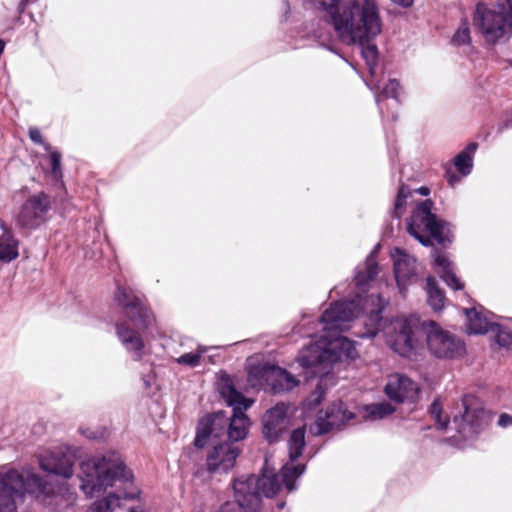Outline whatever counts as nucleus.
I'll list each match as a JSON object with an SVG mask.
<instances>
[{
  "label": "nucleus",
  "instance_id": "f257e3e1",
  "mask_svg": "<svg viewBox=\"0 0 512 512\" xmlns=\"http://www.w3.org/2000/svg\"><path fill=\"white\" fill-rule=\"evenodd\" d=\"M327 16L339 41L360 45L362 56L373 74L378 50L370 44L382 32V19L376 0H316Z\"/></svg>",
  "mask_w": 512,
  "mask_h": 512
},
{
  "label": "nucleus",
  "instance_id": "f03ea898",
  "mask_svg": "<svg viewBox=\"0 0 512 512\" xmlns=\"http://www.w3.org/2000/svg\"><path fill=\"white\" fill-rule=\"evenodd\" d=\"M220 394L226 404L233 408L231 417H226L224 412L203 417L197 426L194 445L203 448L211 438L219 439L226 435L231 442L243 440L250 425L245 411L253 404V400L242 395L230 383L221 385Z\"/></svg>",
  "mask_w": 512,
  "mask_h": 512
},
{
  "label": "nucleus",
  "instance_id": "7ed1b4c3",
  "mask_svg": "<svg viewBox=\"0 0 512 512\" xmlns=\"http://www.w3.org/2000/svg\"><path fill=\"white\" fill-rule=\"evenodd\" d=\"M114 301L124 313V318L116 323L117 336L126 350L133 352L134 359L139 361L144 350L141 332L152 325L154 317L144 297L127 285L117 283Z\"/></svg>",
  "mask_w": 512,
  "mask_h": 512
},
{
  "label": "nucleus",
  "instance_id": "20e7f679",
  "mask_svg": "<svg viewBox=\"0 0 512 512\" xmlns=\"http://www.w3.org/2000/svg\"><path fill=\"white\" fill-rule=\"evenodd\" d=\"M360 312L359 304L356 301L335 302L326 309L321 316L324 334L328 350L335 356V362L342 357L354 359L357 350L353 341L340 333L350 328V322Z\"/></svg>",
  "mask_w": 512,
  "mask_h": 512
},
{
  "label": "nucleus",
  "instance_id": "39448f33",
  "mask_svg": "<svg viewBox=\"0 0 512 512\" xmlns=\"http://www.w3.org/2000/svg\"><path fill=\"white\" fill-rule=\"evenodd\" d=\"M80 470V488L90 498L98 496L117 481L126 483L133 477L117 453L83 461Z\"/></svg>",
  "mask_w": 512,
  "mask_h": 512
},
{
  "label": "nucleus",
  "instance_id": "423d86ee",
  "mask_svg": "<svg viewBox=\"0 0 512 512\" xmlns=\"http://www.w3.org/2000/svg\"><path fill=\"white\" fill-rule=\"evenodd\" d=\"M24 493L44 501L54 494V487L35 473L25 476L16 470L0 473V512H16V501Z\"/></svg>",
  "mask_w": 512,
  "mask_h": 512
},
{
  "label": "nucleus",
  "instance_id": "0eeeda50",
  "mask_svg": "<svg viewBox=\"0 0 512 512\" xmlns=\"http://www.w3.org/2000/svg\"><path fill=\"white\" fill-rule=\"evenodd\" d=\"M280 487V478L276 474L241 476L233 483L235 497L249 512H261V496L273 497Z\"/></svg>",
  "mask_w": 512,
  "mask_h": 512
},
{
  "label": "nucleus",
  "instance_id": "6e6552de",
  "mask_svg": "<svg viewBox=\"0 0 512 512\" xmlns=\"http://www.w3.org/2000/svg\"><path fill=\"white\" fill-rule=\"evenodd\" d=\"M383 330L387 344L399 355L409 357L417 349L424 327L416 317H398Z\"/></svg>",
  "mask_w": 512,
  "mask_h": 512
},
{
  "label": "nucleus",
  "instance_id": "1a4fd4ad",
  "mask_svg": "<svg viewBox=\"0 0 512 512\" xmlns=\"http://www.w3.org/2000/svg\"><path fill=\"white\" fill-rule=\"evenodd\" d=\"M473 21L488 42L495 43L512 34V10L507 2L491 9L478 4Z\"/></svg>",
  "mask_w": 512,
  "mask_h": 512
},
{
  "label": "nucleus",
  "instance_id": "9d476101",
  "mask_svg": "<svg viewBox=\"0 0 512 512\" xmlns=\"http://www.w3.org/2000/svg\"><path fill=\"white\" fill-rule=\"evenodd\" d=\"M432 208L431 200L420 202L408 222V232L424 246L431 244L429 236L439 244H444L447 240L444 235L445 224L432 213Z\"/></svg>",
  "mask_w": 512,
  "mask_h": 512
},
{
  "label": "nucleus",
  "instance_id": "9b49d317",
  "mask_svg": "<svg viewBox=\"0 0 512 512\" xmlns=\"http://www.w3.org/2000/svg\"><path fill=\"white\" fill-rule=\"evenodd\" d=\"M51 209L50 197L39 192L30 196L14 215V222L20 230H35L47 220V214Z\"/></svg>",
  "mask_w": 512,
  "mask_h": 512
},
{
  "label": "nucleus",
  "instance_id": "f8f14e48",
  "mask_svg": "<svg viewBox=\"0 0 512 512\" xmlns=\"http://www.w3.org/2000/svg\"><path fill=\"white\" fill-rule=\"evenodd\" d=\"M463 414L455 416L453 423L458 433L465 439L472 438L487 425V415L479 400L473 395L462 398Z\"/></svg>",
  "mask_w": 512,
  "mask_h": 512
},
{
  "label": "nucleus",
  "instance_id": "ddd939ff",
  "mask_svg": "<svg viewBox=\"0 0 512 512\" xmlns=\"http://www.w3.org/2000/svg\"><path fill=\"white\" fill-rule=\"evenodd\" d=\"M426 332L427 346L438 358H456L463 354L464 344L453 334L442 330L435 322H429Z\"/></svg>",
  "mask_w": 512,
  "mask_h": 512
},
{
  "label": "nucleus",
  "instance_id": "4468645a",
  "mask_svg": "<svg viewBox=\"0 0 512 512\" xmlns=\"http://www.w3.org/2000/svg\"><path fill=\"white\" fill-rule=\"evenodd\" d=\"M240 450L232 443H219L206 454L205 470L209 474H226L235 465Z\"/></svg>",
  "mask_w": 512,
  "mask_h": 512
},
{
  "label": "nucleus",
  "instance_id": "2eb2a0df",
  "mask_svg": "<svg viewBox=\"0 0 512 512\" xmlns=\"http://www.w3.org/2000/svg\"><path fill=\"white\" fill-rule=\"evenodd\" d=\"M39 464L43 471L69 479L74 473L75 453L70 448L49 451L39 456Z\"/></svg>",
  "mask_w": 512,
  "mask_h": 512
},
{
  "label": "nucleus",
  "instance_id": "dca6fc26",
  "mask_svg": "<svg viewBox=\"0 0 512 512\" xmlns=\"http://www.w3.org/2000/svg\"><path fill=\"white\" fill-rule=\"evenodd\" d=\"M353 418L343 402H335L329 405L325 411L318 413L315 423L311 426V432L315 435H321L334 428H339Z\"/></svg>",
  "mask_w": 512,
  "mask_h": 512
},
{
  "label": "nucleus",
  "instance_id": "f3484780",
  "mask_svg": "<svg viewBox=\"0 0 512 512\" xmlns=\"http://www.w3.org/2000/svg\"><path fill=\"white\" fill-rule=\"evenodd\" d=\"M418 392V385L402 374L391 375L385 386V393L388 398L398 403L405 400H414Z\"/></svg>",
  "mask_w": 512,
  "mask_h": 512
},
{
  "label": "nucleus",
  "instance_id": "a211bd4d",
  "mask_svg": "<svg viewBox=\"0 0 512 512\" xmlns=\"http://www.w3.org/2000/svg\"><path fill=\"white\" fill-rule=\"evenodd\" d=\"M297 360L303 367H314L335 363V356L328 350L326 340L321 336L318 342L301 350Z\"/></svg>",
  "mask_w": 512,
  "mask_h": 512
},
{
  "label": "nucleus",
  "instance_id": "6ab92c4d",
  "mask_svg": "<svg viewBox=\"0 0 512 512\" xmlns=\"http://www.w3.org/2000/svg\"><path fill=\"white\" fill-rule=\"evenodd\" d=\"M287 406L277 404L263 416V435L270 442H274L287 427Z\"/></svg>",
  "mask_w": 512,
  "mask_h": 512
},
{
  "label": "nucleus",
  "instance_id": "aec40b11",
  "mask_svg": "<svg viewBox=\"0 0 512 512\" xmlns=\"http://www.w3.org/2000/svg\"><path fill=\"white\" fill-rule=\"evenodd\" d=\"M392 258L398 288L404 293L407 284L415 277L416 260L399 248L394 249Z\"/></svg>",
  "mask_w": 512,
  "mask_h": 512
},
{
  "label": "nucleus",
  "instance_id": "412c9836",
  "mask_svg": "<svg viewBox=\"0 0 512 512\" xmlns=\"http://www.w3.org/2000/svg\"><path fill=\"white\" fill-rule=\"evenodd\" d=\"M139 491L132 492H110L102 500L95 501L86 512H119L124 509V501L135 499Z\"/></svg>",
  "mask_w": 512,
  "mask_h": 512
},
{
  "label": "nucleus",
  "instance_id": "4be33fe9",
  "mask_svg": "<svg viewBox=\"0 0 512 512\" xmlns=\"http://www.w3.org/2000/svg\"><path fill=\"white\" fill-rule=\"evenodd\" d=\"M267 383H269L273 393H281L295 388L299 384V380L286 370L273 366L268 375Z\"/></svg>",
  "mask_w": 512,
  "mask_h": 512
},
{
  "label": "nucleus",
  "instance_id": "5701e85b",
  "mask_svg": "<svg viewBox=\"0 0 512 512\" xmlns=\"http://www.w3.org/2000/svg\"><path fill=\"white\" fill-rule=\"evenodd\" d=\"M374 300H377L378 303L374 309H372L367 316V321L365 322L366 331L362 334H358L361 337H374L381 330L383 325V319L381 317L382 310L385 306V301L379 295H370L369 301L374 303ZM368 302V300L366 301Z\"/></svg>",
  "mask_w": 512,
  "mask_h": 512
},
{
  "label": "nucleus",
  "instance_id": "b1692460",
  "mask_svg": "<svg viewBox=\"0 0 512 512\" xmlns=\"http://www.w3.org/2000/svg\"><path fill=\"white\" fill-rule=\"evenodd\" d=\"M18 244L12 231L5 230V233L0 235V261L8 263L16 259L19 255Z\"/></svg>",
  "mask_w": 512,
  "mask_h": 512
},
{
  "label": "nucleus",
  "instance_id": "393cba45",
  "mask_svg": "<svg viewBox=\"0 0 512 512\" xmlns=\"http://www.w3.org/2000/svg\"><path fill=\"white\" fill-rule=\"evenodd\" d=\"M464 312L468 319V333L485 334L492 330L493 324L489 322L486 317L482 316L475 308L464 309Z\"/></svg>",
  "mask_w": 512,
  "mask_h": 512
},
{
  "label": "nucleus",
  "instance_id": "a878e982",
  "mask_svg": "<svg viewBox=\"0 0 512 512\" xmlns=\"http://www.w3.org/2000/svg\"><path fill=\"white\" fill-rule=\"evenodd\" d=\"M426 290L429 305L435 311L441 310L444 307L445 295L443 291L438 287L434 277H427Z\"/></svg>",
  "mask_w": 512,
  "mask_h": 512
},
{
  "label": "nucleus",
  "instance_id": "bb28decb",
  "mask_svg": "<svg viewBox=\"0 0 512 512\" xmlns=\"http://www.w3.org/2000/svg\"><path fill=\"white\" fill-rule=\"evenodd\" d=\"M305 447V428H297L292 431L288 442L289 458L291 462L297 460Z\"/></svg>",
  "mask_w": 512,
  "mask_h": 512
},
{
  "label": "nucleus",
  "instance_id": "cd10ccee",
  "mask_svg": "<svg viewBox=\"0 0 512 512\" xmlns=\"http://www.w3.org/2000/svg\"><path fill=\"white\" fill-rule=\"evenodd\" d=\"M477 143H470L463 151H461L454 159L457 170L462 175H468L472 168V156L476 152Z\"/></svg>",
  "mask_w": 512,
  "mask_h": 512
},
{
  "label": "nucleus",
  "instance_id": "c85d7f7f",
  "mask_svg": "<svg viewBox=\"0 0 512 512\" xmlns=\"http://www.w3.org/2000/svg\"><path fill=\"white\" fill-rule=\"evenodd\" d=\"M305 471L304 465L289 466L284 465L281 470V479L288 491H293L295 487V479L301 476Z\"/></svg>",
  "mask_w": 512,
  "mask_h": 512
},
{
  "label": "nucleus",
  "instance_id": "c756f323",
  "mask_svg": "<svg viewBox=\"0 0 512 512\" xmlns=\"http://www.w3.org/2000/svg\"><path fill=\"white\" fill-rule=\"evenodd\" d=\"M273 366H254L249 369L248 382L251 386H261L263 382H268V375Z\"/></svg>",
  "mask_w": 512,
  "mask_h": 512
},
{
  "label": "nucleus",
  "instance_id": "7c9ffc66",
  "mask_svg": "<svg viewBox=\"0 0 512 512\" xmlns=\"http://www.w3.org/2000/svg\"><path fill=\"white\" fill-rule=\"evenodd\" d=\"M378 274V267L375 260L371 257L367 258L365 271H359L355 280L358 287L363 286L368 281L373 280Z\"/></svg>",
  "mask_w": 512,
  "mask_h": 512
},
{
  "label": "nucleus",
  "instance_id": "2f4dec72",
  "mask_svg": "<svg viewBox=\"0 0 512 512\" xmlns=\"http://www.w3.org/2000/svg\"><path fill=\"white\" fill-rule=\"evenodd\" d=\"M366 411L370 419L377 420L392 414L395 408L387 402H381L367 406Z\"/></svg>",
  "mask_w": 512,
  "mask_h": 512
},
{
  "label": "nucleus",
  "instance_id": "473e14b6",
  "mask_svg": "<svg viewBox=\"0 0 512 512\" xmlns=\"http://www.w3.org/2000/svg\"><path fill=\"white\" fill-rule=\"evenodd\" d=\"M325 390L323 388V380H321L316 386L315 390L305 399L304 408L306 410H312L316 408L324 399Z\"/></svg>",
  "mask_w": 512,
  "mask_h": 512
},
{
  "label": "nucleus",
  "instance_id": "72a5a7b5",
  "mask_svg": "<svg viewBox=\"0 0 512 512\" xmlns=\"http://www.w3.org/2000/svg\"><path fill=\"white\" fill-rule=\"evenodd\" d=\"M430 414L440 430H445L447 428L449 420L447 416L442 415V406L438 400L433 401L431 404Z\"/></svg>",
  "mask_w": 512,
  "mask_h": 512
},
{
  "label": "nucleus",
  "instance_id": "f704fd0d",
  "mask_svg": "<svg viewBox=\"0 0 512 512\" xmlns=\"http://www.w3.org/2000/svg\"><path fill=\"white\" fill-rule=\"evenodd\" d=\"M205 352L204 348L199 347L197 352L185 353L176 359L177 363L189 367H196L200 363L202 354Z\"/></svg>",
  "mask_w": 512,
  "mask_h": 512
},
{
  "label": "nucleus",
  "instance_id": "c9c22d12",
  "mask_svg": "<svg viewBox=\"0 0 512 512\" xmlns=\"http://www.w3.org/2000/svg\"><path fill=\"white\" fill-rule=\"evenodd\" d=\"M452 42L456 45H464L470 42V30L467 22H463L455 32Z\"/></svg>",
  "mask_w": 512,
  "mask_h": 512
},
{
  "label": "nucleus",
  "instance_id": "e433bc0d",
  "mask_svg": "<svg viewBox=\"0 0 512 512\" xmlns=\"http://www.w3.org/2000/svg\"><path fill=\"white\" fill-rule=\"evenodd\" d=\"M50 161H51V174L55 180H59L62 178V168H61V153L58 151L50 150Z\"/></svg>",
  "mask_w": 512,
  "mask_h": 512
},
{
  "label": "nucleus",
  "instance_id": "4c0bfd02",
  "mask_svg": "<svg viewBox=\"0 0 512 512\" xmlns=\"http://www.w3.org/2000/svg\"><path fill=\"white\" fill-rule=\"evenodd\" d=\"M440 277L449 287H451L454 290H462L464 288V284L453 272V269L450 271L442 272L440 274Z\"/></svg>",
  "mask_w": 512,
  "mask_h": 512
},
{
  "label": "nucleus",
  "instance_id": "58836bf2",
  "mask_svg": "<svg viewBox=\"0 0 512 512\" xmlns=\"http://www.w3.org/2000/svg\"><path fill=\"white\" fill-rule=\"evenodd\" d=\"M433 257H434V264L441 269L439 271V274H441L442 272H445V271L452 270V263L446 257L445 254L441 253L438 250H434Z\"/></svg>",
  "mask_w": 512,
  "mask_h": 512
},
{
  "label": "nucleus",
  "instance_id": "ea45409f",
  "mask_svg": "<svg viewBox=\"0 0 512 512\" xmlns=\"http://www.w3.org/2000/svg\"><path fill=\"white\" fill-rule=\"evenodd\" d=\"M400 84L397 80H390L383 88L382 95L386 98H398Z\"/></svg>",
  "mask_w": 512,
  "mask_h": 512
},
{
  "label": "nucleus",
  "instance_id": "a19ab883",
  "mask_svg": "<svg viewBox=\"0 0 512 512\" xmlns=\"http://www.w3.org/2000/svg\"><path fill=\"white\" fill-rule=\"evenodd\" d=\"M29 137L35 144L42 145L46 151L51 150L50 144L44 142L41 131L38 128L31 127L29 129Z\"/></svg>",
  "mask_w": 512,
  "mask_h": 512
},
{
  "label": "nucleus",
  "instance_id": "79ce46f5",
  "mask_svg": "<svg viewBox=\"0 0 512 512\" xmlns=\"http://www.w3.org/2000/svg\"><path fill=\"white\" fill-rule=\"evenodd\" d=\"M496 341L500 346H509L512 342V335L506 330H499L496 334Z\"/></svg>",
  "mask_w": 512,
  "mask_h": 512
},
{
  "label": "nucleus",
  "instance_id": "37998d69",
  "mask_svg": "<svg viewBox=\"0 0 512 512\" xmlns=\"http://www.w3.org/2000/svg\"><path fill=\"white\" fill-rule=\"evenodd\" d=\"M405 201L406 199L401 197L400 195L397 194V198H396V201H395V206H394V215L397 217V218H400L402 216V208L404 207L405 205Z\"/></svg>",
  "mask_w": 512,
  "mask_h": 512
},
{
  "label": "nucleus",
  "instance_id": "c03bdc74",
  "mask_svg": "<svg viewBox=\"0 0 512 512\" xmlns=\"http://www.w3.org/2000/svg\"><path fill=\"white\" fill-rule=\"evenodd\" d=\"M80 432L88 439L96 440L104 437V432L90 431L89 429L84 430L82 428H80Z\"/></svg>",
  "mask_w": 512,
  "mask_h": 512
},
{
  "label": "nucleus",
  "instance_id": "a18cd8bd",
  "mask_svg": "<svg viewBox=\"0 0 512 512\" xmlns=\"http://www.w3.org/2000/svg\"><path fill=\"white\" fill-rule=\"evenodd\" d=\"M498 425L502 428H506L512 425V416L507 413H502L498 419Z\"/></svg>",
  "mask_w": 512,
  "mask_h": 512
},
{
  "label": "nucleus",
  "instance_id": "49530a36",
  "mask_svg": "<svg viewBox=\"0 0 512 512\" xmlns=\"http://www.w3.org/2000/svg\"><path fill=\"white\" fill-rule=\"evenodd\" d=\"M398 195L407 199L411 195V191L407 185H401L398 191Z\"/></svg>",
  "mask_w": 512,
  "mask_h": 512
},
{
  "label": "nucleus",
  "instance_id": "de8ad7c7",
  "mask_svg": "<svg viewBox=\"0 0 512 512\" xmlns=\"http://www.w3.org/2000/svg\"><path fill=\"white\" fill-rule=\"evenodd\" d=\"M392 2L403 6V7H409L413 4V0H391Z\"/></svg>",
  "mask_w": 512,
  "mask_h": 512
},
{
  "label": "nucleus",
  "instance_id": "09e8293b",
  "mask_svg": "<svg viewBox=\"0 0 512 512\" xmlns=\"http://www.w3.org/2000/svg\"><path fill=\"white\" fill-rule=\"evenodd\" d=\"M447 179H448V182L451 185H453L454 183H456L459 180V177L455 174H447Z\"/></svg>",
  "mask_w": 512,
  "mask_h": 512
},
{
  "label": "nucleus",
  "instance_id": "8fccbe9b",
  "mask_svg": "<svg viewBox=\"0 0 512 512\" xmlns=\"http://www.w3.org/2000/svg\"><path fill=\"white\" fill-rule=\"evenodd\" d=\"M418 192L421 194V195H424V196H427L429 195L430 193V190L428 187H421L418 189Z\"/></svg>",
  "mask_w": 512,
  "mask_h": 512
},
{
  "label": "nucleus",
  "instance_id": "3c124183",
  "mask_svg": "<svg viewBox=\"0 0 512 512\" xmlns=\"http://www.w3.org/2000/svg\"><path fill=\"white\" fill-rule=\"evenodd\" d=\"M0 228L2 229V233H5V230H11L2 219H0Z\"/></svg>",
  "mask_w": 512,
  "mask_h": 512
},
{
  "label": "nucleus",
  "instance_id": "603ef678",
  "mask_svg": "<svg viewBox=\"0 0 512 512\" xmlns=\"http://www.w3.org/2000/svg\"><path fill=\"white\" fill-rule=\"evenodd\" d=\"M29 0H21L20 3H19V8L21 11H23L26 7V5L28 4Z\"/></svg>",
  "mask_w": 512,
  "mask_h": 512
},
{
  "label": "nucleus",
  "instance_id": "864d4df0",
  "mask_svg": "<svg viewBox=\"0 0 512 512\" xmlns=\"http://www.w3.org/2000/svg\"><path fill=\"white\" fill-rule=\"evenodd\" d=\"M203 473V469L199 468L196 472H195V476L197 477H200Z\"/></svg>",
  "mask_w": 512,
  "mask_h": 512
},
{
  "label": "nucleus",
  "instance_id": "5fc2aeb1",
  "mask_svg": "<svg viewBox=\"0 0 512 512\" xmlns=\"http://www.w3.org/2000/svg\"><path fill=\"white\" fill-rule=\"evenodd\" d=\"M509 8L512 10V0H507Z\"/></svg>",
  "mask_w": 512,
  "mask_h": 512
}]
</instances>
